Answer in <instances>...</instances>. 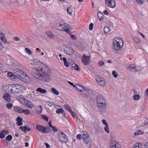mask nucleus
<instances>
[{
	"label": "nucleus",
	"mask_w": 148,
	"mask_h": 148,
	"mask_svg": "<svg viewBox=\"0 0 148 148\" xmlns=\"http://www.w3.org/2000/svg\"><path fill=\"white\" fill-rule=\"evenodd\" d=\"M67 11L68 13L70 15H71L72 14V9L71 8V6H70V7H68L67 8Z\"/></svg>",
	"instance_id": "32"
},
{
	"label": "nucleus",
	"mask_w": 148,
	"mask_h": 148,
	"mask_svg": "<svg viewBox=\"0 0 148 148\" xmlns=\"http://www.w3.org/2000/svg\"><path fill=\"white\" fill-rule=\"evenodd\" d=\"M132 148H143V147L141 143H136L133 145Z\"/></svg>",
	"instance_id": "23"
},
{
	"label": "nucleus",
	"mask_w": 148,
	"mask_h": 148,
	"mask_svg": "<svg viewBox=\"0 0 148 148\" xmlns=\"http://www.w3.org/2000/svg\"><path fill=\"white\" fill-rule=\"evenodd\" d=\"M132 38L136 43H138L140 42V40L137 37H135L134 36H132Z\"/></svg>",
	"instance_id": "27"
},
{
	"label": "nucleus",
	"mask_w": 148,
	"mask_h": 148,
	"mask_svg": "<svg viewBox=\"0 0 148 148\" xmlns=\"http://www.w3.org/2000/svg\"><path fill=\"white\" fill-rule=\"evenodd\" d=\"M13 106V105L11 103H8L6 104V107L8 109H11Z\"/></svg>",
	"instance_id": "41"
},
{
	"label": "nucleus",
	"mask_w": 148,
	"mask_h": 148,
	"mask_svg": "<svg viewBox=\"0 0 148 148\" xmlns=\"http://www.w3.org/2000/svg\"><path fill=\"white\" fill-rule=\"evenodd\" d=\"M8 134V131L6 130H1L0 132V138H4L5 137V135Z\"/></svg>",
	"instance_id": "19"
},
{
	"label": "nucleus",
	"mask_w": 148,
	"mask_h": 148,
	"mask_svg": "<svg viewBox=\"0 0 148 148\" xmlns=\"http://www.w3.org/2000/svg\"><path fill=\"white\" fill-rule=\"evenodd\" d=\"M140 98V96L139 95H136L134 96V99L136 101L138 100Z\"/></svg>",
	"instance_id": "42"
},
{
	"label": "nucleus",
	"mask_w": 148,
	"mask_h": 148,
	"mask_svg": "<svg viewBox=\"0 0 148 148\" xmlns=\"http://www.w3.org/2000/svg\"><path fill=\"white\" fill-rule=\"evenodd\" d=\"M97 15L99 18V20L100 21L103 19L104 16L103 14L100 12H99L97 13Z\"/></svg>",
	"instance_id": "26"
},
{
	"label": "nucleus",
	"mask_w": 148,
	"mask_h": 148,
	"mask_svg": "<svg viewBox=\"0 0 148 148\" xmlns=\"http://www.w3.org/2000/svg\"><path fill=\"white\" fill-rule=\"evenodd\" d=\"M42 116L43 119L46 120L47 121H48V118L47 116L45 115H42Z\"/></svg>",
	"instance_id": "49"
},
{
	"label": "nucleus",
	"mask_w": 148,
	"mask_h": 148,
	"mask_svg": "<svg viewBox=\"0 0 148 148\" xmlns=\"http://www.w3.org/2000/svg\"><path fill=\"white\" fill-rule=\"evenodd\" d=\"M36 128L38 131L42 132L43 127L41 125H38L36 126Z\"/></svg>",
	"instance_id": "33"
},
{
	"label": "nucleus",
	"mask_w": 148,
	"mask_h": 148,
	"mask_svg": "<svg viewBox=\"0 0 148 148\" xmlns=\"http://www.w3.org/2000/svg\"><path fill=\"white\" fill-rule=\"evenodd\" d=\"M14 39V40H15L17 41H19L20 40L19 38L16 36L15 37Z\"/></svg>",
	"instance_id": "61"
},
{
	"label": "nucleus",
	"mask_w": 148,
	"mask_h": 148,
	"mask_svg": "<svg viewBox=\"0 0 148 148\" xmlns=\"http://www.w3.org/2000/svg\"><path fill=\"white\" fill-rule=\"evenodd\" d=\"M69 110H70V113H71L72 116L75 119H77L78 118V117L77 116V115L73 112L72 111V110H71L70 109Z\"/></svg>",
	"instance_id": "34"
},
{
	"label": "nucleus",
	"mask_w": 148,
	"mask_h": 148,
	"mask_svg": "<svg viewBox=\"0 0 148 148\" xmlns=\"http://www.w3.org/2000/svg\"><path fill=\"white\" fill-rule=\"evenodd\" d=\"M42 111V108L41 106H38L36 109V112L38 114H40Z\"/></svg>",
	"instance_id": "21"
},
{
	"label": "nucleus",
	"mask_w": 148,
	"mask_h": 148,
	"mask_svg": "<svg viewBox=\"0 0 148 148\" xmlns=\"http://www.w3.org/2000/svg\"><path fill=\"white\" fill-rule=\"evenodd\" d=\"M58 134V138L60 141L65 143H66L68 141V138L64 132L60 131Z\"/></svg>",
	"instance_id": "6"
},
{
	"label": "nucleus",
	"mask_w": 148,
	"mask_h": 148,
	"mask_svg": "<svg viewBox=\"0 0 148 148\" xmlns=\"http://www.w3.org/2000/svg\"><path fill=\"white\" fill-rule=\"evenodd\" d=\"M52 130L54 132H56L58 130V128H57L55 126H53L52 127Z\"/></svg>",
	"instance_id": "52"
},
{
	"label": "nucleus",
	"mask_w": 148,
	"mask_h": 148,
	"mask_svg": "<svg viewBox=\"0 0 148 148\" xmlns=\"http://www.w3.org/2000/svg\"><path fill=\"white\" fill-rule=\"evenodd\" d=\"M105 4L108 7L113 8L116 6V2L115 0H105Z\"/></svg>",
	"instance_id": "7"
},
{
	"label": "nucleus",
	"mask_w": 148,
	"mask_h": 148,
	"mask_svg": "<svg viewBox=\"0 0 148 148\" xmlns=\"http://www.w3.org/2000/svg\"><path fill=\"white\" fill-rule=\"evenodd\" d=\"M10 97V95L9 94H6L4 95L3 96V99L5 101L9 102L11 101Z\"/></svg>",
	"instance_id": "20"
},
{
	"label": "nucleus",
	"mask_w": 148,
	"mask_h": 148,
	"mask_svg": "<svg viewBox=\"0 0 148 148\" xmlns=\"http://www.w3.org/2000/svg\"><path fill=\"white\" fill-rule=\"evenodd\" d=\"M8 76L9 77H15V75L14 76L12 73L8 72Z\"/></svg>",
	"instance_id": "53"
},
{
	"label": "nucleus",
	"mask_w": 148,
	"mask_h": 148,
	"mask_svg": "<svg viewBox=\"0 0 148 148\" xmlns=\"http://www.w3.org/2000/svg\"><path fill=\"white\" fill-rule=\"evenodd\" d=\"M16 120L17 121L16 123L17 125L19 126H21L22 125L23 123L22 122V121H23V119L22 118L19 116L18 117Z\"/></svg>",
	"instance_id": "24"
},
{
	"label": "nucleus",
	"mask_w": 148,
	"mask_h": 148,
	"mask_svg": "<svg viewBox=\"0 0 148 148\" xmlns=\"http://www.w3.org/2000/svg\"><path fill=\"white\" fill-rule=\"evenodd\" d=\"M144 123L145 125H147L148 123V119L144 121Z\"/></svg>",
	"instance_id": "64"
},
{
	"label": "nucleus",
	"mask_w": 148,
	"mask_h": 148,
	"mask_svg": "<svg viewBox=\"0 0 148 148\" xmlns=\"http://www.w3.org/2000/svg\"><path fill=\"white\" fill-rule=\"evenodd\" d=\"M93 24L92 23H91L89 25V29L90 30H92L93 29Z\"/></svg>",
	"instance_id": "56"
},
{
	"label": "nucleus",
	"mask_w": 148,
	"mask_h": 148,
	"mask_svg": "<svg viewBox=\"0 0 148 148\" xmlns=\"http://www.w3.org/2000/svg\"><path fill=\"white\" fill-rule=\"evenodd\" d=\"M74 87L77 90L80 92H82L85 90L86 92L88 93V91H89L88 89H85L84 86L76 84L75 86H74ZM88 95V93L87 94V95Z\"/></svg>",
	"instance_id": "12"
},
{
	"label": "nucleus",
	"mask_w": 148,
	"mask_h": 148,
	"mask_svg": "<svg viewBox=\"0 0 148 148\" xmlns=\"http://www.w3.org/2000/svg\"><path fill=\"white\" fill-rule=\"evenodd\" d=\"M95 79L97 83L101 79L100 78V77L98 75H95Z\"/></svg>",
	"instance_id": "50"
},
{
	"label": "nucleus",
	"mask_w": 148,
	"mask_h": 148,
	"mask_svg": "<svg viewBox=\"0 0 148 148\" xmlns=\"http://www.w3.org/2000/svg\"><path fill=\"white\" fill-rule=\"evenodd\" d=\"M47 128L48 127L47 126H46L45 127H43V128L42 132L43 133H46L48 132L49 131H47Z\"/></svg>",
	"instance_id": "40"
},
{
	"label": "nucleus",
	"mask_w": 148,
	"mask_h": 148,
	"mask_svg": "<svg viewBox=\"0 0 148 148\" xmlns=\"http://www.w3.org/2000/svg\"><path fill=\"white\" fill-rule=\"evenodd\" d=\"M104 130L108 133H110V131L108 125L105 126L104 127Z\"/></svg>",
	"instance_id": "43"
},
{
	"label": "nucleus",
	"mask_w": 148,
	"mask_h": 148,
	"mask_svg": "<svg viewBox=\"0 0 148 148\" xmlns=\"http://www.w3.org/2000/svg\"><path fill=\"white\" fill-rule=\"evenodd\" d=\"M72 67H74L75 69L77 71L79 70L78 65L76 64H73Z\"/></svg>",
	"instance_id": "44"
},
{
	"label": "nucleus",
	"mask_w": 148,
	"mask_h": 148,
	"mask_svg": "<svg viewBox=\"0 0 148 148\" xmlns=\"http://www.w3.org/2000/svg\"><path fill=\"white\" fill-rule=\"evenodd\" d=\"M25 51H26V53L28 54L29 55H32V51L30 50L29 49L27 48H25Z\"/></svg>",
	"instance_id": "31"
},
{
	"label": "nucleus",
	"mask_w": 148,
	"mask_h": 148,
	"mask_svg": "<svg viewBox=\"0 0 148 148\" xmlns=\"http://www.w3.org/2000/svg\"><path fill=\"white\" fill-rule=\"evenodd\" d=\"M10 88V92L11 93H20L26 88L25 86L19 84L11 85Z\"/></svg>",
	"instance_id": "2"
},
{
	"label": "nucleus",
	"mask_w": 148,
	"mask_h": 148,
	"mask_svg": "<svg viewBox=\"0 0 148 148\" xmlns=\"http://www.w3.org/2000/svg\"><path fill=\"white\" fill-rule=\"evenodd\" d=\"M12 138V136L11 135H8L5 138V139L6 140L10 141L11 140Z\"/></svg>",
	"instance_id": "37"
},
{
	"label": "nucleus",
	"mask_w": 148,
	"mask_h": 148,
	"mask_svg": "<svg viewBox=\"0 0 148 148\" xmlns=\"http://www.w3.org/2000/svg\"><path fill=\"white\" fill-rule=\"evenodd\" d=\"M47 36L48 37L50 38H53L54 37V35L53 34L52 32L49 31L47 32Z\"/></svg>",
	"instance_id": "28"
},
{
	"label": "nucleus",
	"mask_w": 148,
	"mask_h": 148,
	"mask_svg": "<svg viewBox=\"0 0 148 148\" xmlns=\"http://www.w3.org/2000/svg\"><path fill=\"white\" fill-rule=\"evenodd\" d=\"M82 135L81 134H78L77 136V138L78 139H81L82 138Z\"/></svg>",
	"instance_id": "58"
},
{
	"label": "nucleus",
	"mask_w": 148,
	"mask_h": 148,
	"mask_svg": "<svg viewBox=\"0 0 148 148\" xmlns=\"http://www.w3.org/2000/svg\"><path fill=\"white\" fill-rule=\"evenodd\" d=\"M29 62L32 64V67L36 69L38 72L42 69L44 66H47L36 59L30 60Z\"/></svg>",
	"instance_id": "3"
},
{
	"label": "nucleus",
	"mask_w": 148,
	"mask_h": 148,
	"mask_svg": "<svg viewBox=\"0 0 148 148\" xmlns=\"http://www.w3.org/2000/svg\"><path fill=\"white\" fill-rule=\"evenodd\" d=\"M64 64L66 66L68 67L69 66L68 63L67 62V61L66 62V63L64 62Z\"/></svg>",
	"instance_id": "62"
},
{
	"label": "nucleus",
	"mask_w": 148,
	"mask_h": 148,
	"mask_svg": "<svg viewBox=\"0 0 148 148\" xmlns=\"http://www.w3.org/2000/svg\"><path fill=\"white\" fill-rule=\"evenodd\" d=\"M83 139L84 143L86 144V146L88 147H90L91 146L92 141L89 136L87 135L83 137Z\"/></svg>",
	"instance_id": "8"
},
{
	"label": "nucleus",
	"mask_w": 148,
	"mask_h": 148,
	"mask_svg": "<svg viewBox=\"0 0 148 148\" xmlns=\"http://www.w3.org/2000/svg\"><path fill=\"white\" fill-rule=\"evenodd\" d=\"M64 107L66 109L68 110L70 112V110H69L70 109L71 110H72L71 107H70V106L67 104L64 105Z\"/></svg>",
	"instance_id": "38"
},
{
	"label": "nucleus",
	"mask_w": 148,
	"mask_h": 148,
	"mask_svg": "<svg viewBox=\"0 0 148 148\" xmlns=\"http://www.w3.org/2000/svg\"><path fill=\"white\" fill-rule=\"evenodd\" d=\"M64 50L66 53L68 55H71L73 53V50L71 47H66L64 49Z\"/></svg>",
	"instance_id": "17"
},
{
	"label": "nucleus",
	"mask_w": 148,
	"mask_h": 148,
	"mask_svg": "<svg viewBox=\"0 0 148 148\" xmlns=\"http://www.w3.org/2000/svg\"><path fill=\"white\" fill-rule=\"evenodd\" d=\"M100 112L101 113L105 112L106 109V104L97 105Z\"/></svg>",
	"instance_id": "16"
},
{
	"label": "nucleus",
	"mask_w": 148,
	"mask_h": 148,
	"mask_svg": "<svg viewBox=\"0 0 148 148\" xmlns=\"http://www.w3.org/2000/svg\"><path fill=\"white\" fill-rule=\"evenodd\" d=\"M82 58L83 59L82 60V62L85 65L88 64L90 60V57L84 55L83 56Z\"/></svg>",
	"instance_id": "13"
},
{
	"label": "nucleus",
	"mask_w": 148,
	"mask_h": 148,
	"mask_svg": "<svg viewBox=\"0 0 148 148\" xmlns=\"http://www.w3.org/2000/svg\"><path fill=\"white\" fill-rule=\"evenodd\" d=\"M110 144L111 148H121L119 143L115 141H112Z\"/></svg>",
	"instance_id": "15"
},
{
	"label": "nucleus",
	"mask_w": 148,
	"mask_h": 148,
	"mask_svg": "<svg viewBox=\"0 0 148 148\" xmlns=\"http://www.w3.org/2000/svg\"><path fill=\"white\" fill-rule=\"evenodd\" d=\"M104 32L105 33H108L110 31V28L108 27H106L104 28Z\"/></svg>",
	"instance_id": "35"
},
{
	"label": "nucleus",
	"mask_w": 148,
	"mask_h": 148,
	"mask_svg": "<svg viewBox=\"0 0 148 148\" xmlns=\"http://www.w3.org/2000/svg\"><path fill=\"white\" fill-rule=\"evenodd\" d=\"M102 122L105 125V126L108 125V124L107 122L105 119H102Z\"/></svg>",
	"instance_id": "51"
},
{
	"label": "nucleus",
	"mask_w": 148,
	"mask_h": 148,
	"mask_svg": "<svg viewBox=\"0 0 148 148\" xmlns=\"http://www.w3.org/2000/svg\"><path fill=\"white\" fill-rule=\"evenodd\" d=\"M112 74L115 78H116L118 76V75L115 71H112Z\"/></svg>",
	"instance_id": "54"
},
{
	"label": "nucleus",
	"mask_w": 148,
	"mask_h": 148,
	"mask_svg": "<svg viewBox=\"0 0 148 148\" xmlns=\"http://www.w3.org/2000/svg\"><path fill=\"white\" fill-rule=\"evenodd\" d=\"M56 27L60 30L65 31L67 33L69 32V28L70 27L69 25L66 23H63V24H58L56 25Z\"/></svg>",
	"instance_id": "5"
},
{
	"label": "nucleus",
	"mask_w": 148,
	"mask_h": 148,
	"mask_svg": "<svg viewBox=\"0 0 148 148\" xmlns=\"http://www.w3.org/2000/svg\"><path fill=\"white\" fill-rule=\"evenodd\" d=\"M51 91L54 94L56 95L59 94V92L57 90L54 88H52L51 89Z\"/></svg>",
	"instance_id": "29"
},
{
	"label": "nucleus",
	"mask_w": 148,
	"mask_h": 148,
	"mask_svg": "<svg viewBox=\"0 0 148 148\" xmlns=\"http://www.w3.org/2000/svg\"><path fill=\"white\" fill-rule=\"evenodd\" d=\"M97 105L106 104V101L104 98L99 96H97L96 97Z\"/></svg>",
	"instance_id": "11"
},
{
	"label": "nucleus",
	"mask_w": 148,
	"mask_h": 148,
	"mask_svg": "<svg viewBox=\"0 0 148 148\" xmlns=\"http://www.w3.org/2000/svg\"><path fill=\"white\" fill-rule=\"evenodd\" d=\"M22 110L23 111V113H24L26 114H30V111L28 109H26L25 110L23 109V110Z\"/></svg>",
	"instance_id": "45"
},
{
	"label": "nucleus",
	"mask_w": 148,
	"mask_h": 148,
	"mask_svg": "<svg viewBox=\"0 0 148 148\" xmlns=\"http://www.w3.org/2000/svg\"><path fill=\"white\" fill-rule=\"evenodd\" d=\"M49 69L48 66H44L43 68L38 71V74H37L35 77L37 79L43 82H48L51 79V77L48 73Z\"/></svg>",
	"instance_id": "1"
},
{
	"label": "nucleus",
	"mask_w": 148,
	"mask_h": 148,
	"mask_svg": "<svg viewBox=\"0 0 148 148\" xmlns=\"http://www.w3.org/2000/svg\"><path fill=\"white\" fill-rule=\"evenodd\" d=\"M26 101L24 103V105L25 106L30 108H32L34 107V105L31 102L27 100V99H26Z\"/></svg>",
	"instance_id": "18"
},
{
	"label": "nucleus",
	"mask_w": 148,
	"mask_h": 148,
	"mask_svg": "<svg viewBox=\"0 0 148 148\" xmlns=\"http://www.w3.org/2000/svg\"><path fill=\"white\" fill-rule=\"evenodd\" d=\"M25 73L23 71L18 69H16L14 71V74L15 77L18 79H21Z\"/></svg>",
	"instance_id": "10"
},
{
	"label": "nucleus",
	"mask_w": 148,
	"mask_h": 148,
	"mask_svg": "<svg viewBox=\"0 0 148 148\" xmlns=\"http://www.w3.org/2000/svg\"><path fill=\"white\" fill-rule=\"evenodd\" d=\"M3 42V43H4L5 44L8 43V45L9 44V42H7L6 39L5 38L3 39V40H1Z\"/></svg>",
	"instance_id": "57"
},
{
	"label": "nucleus",
	"mask_w": 148,
	"mask_h": 148,
	"mask_svg": "<svg viewBox=\"0 0 148 148\" xmlns=\"http://www.w3.org/2000/svg\"><path fill=\"white\" fill-rule=\"evenodd\" d=\"M113 44V49L115 50L118 51L123 46V41L121 38H115L114 39Z\"/></svg>",
	"instance_id": "4"
},
{
	"label": "nucleus",
	"mask_w": 148,
	"mask_h": 148,
	"mask_svg": "<svg viewBox=\"0 0 148 148\" xmlns=\"http://www.w3.org/2000/svg\"><path fill=\"white\" fill-rule=\"evenodd\" d=\"M14 110L16 112H19L20 113H23V111L22 110H23V109L21 108L20 107L17 106H15L14 107Z\"/></svg>",
	"instance_id": "22"
},
{
	"label": "nucleus",
	"mask_w": 148,
	"mask_h": 148,
	"mask_svg": "<svg viewBox=\"0 0 148 148\" xmlns=\"http://www.w3.org/2000/svg\"><path fill=\"white\" fill-rule=\"evenodd\" d=\"M145 148H148V142L146 143L145 145Z\"/></svg>",
	"instance_id": "63"
},
{
	"label": "nucleus",
	"mask_w": 148,
	"mask_h": 148,
	"mask_svg": "<svg viewBox=\"0 0 148 148\" xmlns=\"http://www.w3.org/2000/svg\"><path fill=\"white\" fill-rule=\"evenodd\" d=\"M30 130V128L27 127L26 126H24V132L25 133H26V131H29Z\"/></svg>",
	"instance_id": "48"
},
{
	"label": "nucleus",
	"mask_w": 148,
	"mask_h": 148,
	"mask_svg": "<svg viewBox=\"0 0 148 148\" xmlns=\"http://www.w3.org/2000/svg\"><path fill=\"white\" fill-rule=\"evenodd\" d=\"M98 83L100 85H101L102 86H104L106 84L105 81L101 79L100 80L99 82H98Z\"/></svg>",
	"instance_id": "36"
},
{
	"label": "nucleus",
	"mask_w": 148,
	"mask_h": 148,
	"mask_svg": "<svg viewBox=\"0 0 148 148\" xmlns=\"http://www.w3.org/2000/svg\"><path fill=\"white\" fill-rule=\"evenodd\" d=\"M71 38L73 40H75L76 39V37L75 35H71Z\"/></svg>",
	"instance_id": "59"
},
{
	"label": "nucleus",
	"mask_w": 148,
	"mask_h": 148,
	"mask_svg": "<svg viewBox=\"0 0 148 148\" xmlns=\"http://www.w3.org/2000/svg\"><path fill=\"white\" fill-rule=\"evenodd\" d=\"M98 64L100 66H102L104 64V62L102 60H100Z\"/></svg>",
	"instance_id": "55"
},
{
	"label": "nucleus",
	"mask_w": 148,
	"mask_h": 148,
	"mask_svg": "<svg viewBox=\"0 0 148 148\" xmlns=\"http://www.w3.org/2000/svg\"><path fill=\"white\" fill-rule=\"evenodd\" d=\"M0 37L1 38V40H3V39L5 38V34L1 31H0Z\"/></svg>",
	"instance_id": "39"
},
{
	"label": "nucleus",
	"mask_w": 148,
	"mask_h": 148,
	"mask_svg": "<svg viewBox=\"0 0 148 148\" xmlns=\"http://www.w3.org/2000/svg\"><path fill=\"white\" fill-rule=\"evenodd\" d=\"M127 68L133 72H137L140 70V67L139 66H135L134 64H131L129 65Z\"/></svg>",
	"instance_id": "9"
},
{
	"label": "nucleus",
	"mask_w": 148,
	"mask_h": 148,
	"mask_svg": "<svg viewBox=\"0 0 148 148\" xmlns=\"http://www.w3.org/2000/svg\"><path fill=\"white\" fill-rule=\"evenodd\" d=\"M23 75L24 76L22 77H22L20 80L25 83H28L30 82L31 79L25 73Z\"/></svg>",
	"instance_id": "14"
},
{
	"label": "nucleus",
	"mask_w": 148,
	"mask_h": 148,
	"mask_svg": "<svg viewBox=\"0 0 148 148\" xmlns=\"http://www.w3.org/2000/svg\"><path fill=\"white\" fill-rule=\"evenodd\" d=\"M36 90L37 91L41 93H45L47 92V90L45 89H42L40 87L38 88Z\"/></svg>",
	"instance_id": "25"
},
{
	"label": "nucleus",
	"mask_w": 148,
	"mask_h": 148,
	"mask_svg": "<svg viewBox=\"0 0 148 148\" xmlns=\"http://www.w3.org/2000/svg\"><path fill=\"white\" fill-rule=\"evenodd\" d=\"M46 147L47 148H50V146L47 143H45Z\"/></svg>",
	"instance_id": "60"
},
{
	"label": "nucleus",
	"mask_w": 148,
	"mask_h": 148,
	"mask_svg": "<svg viewBox=\"0 0 148 148\" xmlns=\"http://www.w3.org/2000/svg\"><path fill=\"white\" fill-rule=\"evenodd\" d=\"M135 135H140L142 134L141 131L140 130H138L136 132L134 133Z\"/></svg>",
	"instance_id": "46"
},
{
	"label": "nucleus",
	"mask_w": 148,
	"mask_h": 148,
	"mask_svg": "<svg viewBox=\"0 0 148 148\" xmlns=\"http://www.w3.org/2000/svg\"><path fill=\"white\" fill-rule=\"evenodd\" d=\"M136 1L138 3L142 4L144 2L143 0H136Z\"/></svg>",
	"instance_id": "47"
},
{
	"label": "nucleus",
	"mask_w": 148,
	"mask_h": 148,
	"mask_svg": "<svg viewBox=\"0 0 148 148\" xmlns=\"http://www.w3.org/2000/svg\"><path fill=\"white\" fill-rule=\"evenodd\" d=\"M56 112L58 114H59L60 113H63V115H65V113L64 112L62 108H60L57 109L56 111Z\"/></svg>",
	"instance_id": "30"
}]
</instances>
